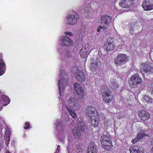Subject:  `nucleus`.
I'll return each instance as SVG.
<instances>
[{
  "mask_svg": "<svg viewBox=\"0 0 153 153\" xmlns=\"http://www.w3.org/2000/svg\"><path fill=\"white\" fill-rule=\"evenodd\" d=\"M85 114L86 117L90 119L89 121L91 125L97 127L99 123V118L97 116L96 108L93 106L87 107L86 108Z\"/></svg>",
  "mask_w": 153,
  "mask_h": 153,
  "instance_id": "f257e3e1",
  "label": "nucleus"
},
{
  "mask_svg": "<svg viewBox=\"0 0 153 153\" xmlns=\"http://www.w3.org/2000/svg\"><path fill=\"white\" fill-rule=\"evenodd\" d=\"M67 102L66 104L67 110L70 115L74 118L76 116L75 110L77 106L78 101L74 98H71Z\"/></svg>",
  "mask_w": 153,
  "mask_h": 153,
  "instance_id": "f03ea898",
  "label": "nucleus"
},
{
  "mask_svg": "<svg viewBox=\"0 0 153 153\" xmlns=\"http://www.w3.org/2000/svg\"><path fill=\"white\" fill-rule=\"evenodd\" d=\"M60 79L59 80L58 85L59 94L62 96L63 94L64 90V85L67 84L68 83V77L67 74L65 73L63 70L61 69L60 71Z\"/></svg>",
  "mask_w": 153,
  "mask_h": 153,
  "instance_id": "7ed1b4c3",
  "label": "nucleus"
},
{
  "mask_svg": "<svg viewBox=\"0 0 153 153\" xmlns=\"http://www.w3.org/2000/svg\"><path fill=\"white\" fill-rule=\"evenodd\" d=\"M55 125L56 126V130L59 132L58 134V139L63 142L65 137L66 133V131L64 129V126L63 121L59 119L56 120Z\"/></svg>",
  "mask_w": 153,
  "mask_h": 153,
  "instance_id": "20e7f679",
  "label": "nucleus"
},
{
  "mask_svg": "<svg viewBox=\"0 0 153 153\" xmlns=\"http://www.w3.org/2000/svg\"><path fill=\"white\" fill-rule=\"evenodd\" d=\"M128 59V57L126 54L119 53L115 58L114 61L116 66L124 67Z\"/></svg>",
  "mask_w": 153,
  "mask_h": 153,
  "instance_id": "39448f33",
  "label": "nucleus"
},
{
  "mask_svg": "<svg viewBox=\"0 0 153 153\" xmlns=\"http://www.w3.org/2000/svg\"><path fill=\"white\" fill-rule=\"evenodd\" d=\"M103 100L107 102H110L112 99V95L111 89L105 85L102 86L101 90Z\"/></svg>",
  "mask_w": 153,
  "mask_h": 153,
  "instance_id": "423d86ee",
  "label": "nucleus"
},
{
  "mask_svg": "<svg viewBox=\"0 0 153 153\" xmlns=\"http://www.w3.org/2000/svg\"><path fill=\"white\" fill-rule=\"evenodd\" d=\"M140 70L142 74L145 78L147 77L149 74L153 73V67L148 63H142Z\"/></svg>",
  "mask_w": 153,
  "mask_h": 153,
  "instance_id": "0eeeda50",
  "label": "nucleus"
},
{
  "mask_svg": "<svg viewBox=\"0 0 153 153\" xmlns=\"http://www.w3.org/2000/svg\"><path fill=\"white\" fill-rule=\"evenodd\" d=\"M142 82V79L138 74H134L131 78L130 85L133 88L137 87Z\"/></svg>",
  "mask_w": 153,
  "mask_h": 153,
  "instance_id": "6e6552de",
  "label": "nucleus"
},
{
  "mask_svg": "<svg viewBox=\"0 0 153 153\" xmlns=\"http://www.w3.org/2000/svg\"><path fill=\"white\" fill-rule=\"evenodd\" d=\"M74 89L75 91V93L77 94L78 98L81 99L83 97L84 92L81 86L77 83L74 84Z\"/></svg>",
  "mask_w": 153,
  "mask_h": 153,
  "instance_id": "1a4fd4ad",
  "label": "nucleus"
},
{
  "mask_svg": "<svg viewBox=\"0 0 153 153\" xmlns=\"http://www.w3.org/2000/svg\"><path fill=\"white\" fill-rule=\"evenodd\" d=\"M79 20V16L76 13L74 15H69L67 18L66 22L71 25H74Z\"/></svg>",
  "mask_w": 153,
  "mask_h": 153,
  "instance_id": "9d476101",
  "label": "nucleus"
},
{
  "mask_svg": "<svg viewBox=\"0 0 153 153\" xmlns=\"http://www.w3.org/2000/svg\"><path fill=\"white\" fill-rule=\"evenodd\" d=\"M112 20V18L110 16L106 15L102 16L101 17V25H103L104 24L105 25V26L108 28Z\"/></svg>",
  "mask_w": 153,
  "mask_h": 153,
  "instance_id": "9b49d317",
  "label": "nucleus"
},
{
  "mask_svg": "<svg viewBox=\"0 0 153 153\" xmlns=\"http://www.w3.org/2000/svg\"><path fill=\"white\" fill-rule=\"evenodd\" d=\"M142 7L146 10L153 9V0H144L143 2Z\"/></svg>",
  "mask_w": 153,
  "mask_h": 153,
  "instance_id": "f8f14e48",
  "label": "nucleus"
},
{
  "mask_svg": "<svg viewBox=\"0 0 153 153\" xmlns=\"http://www.w3.org/2000/svg\"><path fill=\"white\" fill-rule=\"evenodd\" d=\"M61 44L62 45L60 48H63L64 46H69L72 44L73 41L67 37H63L61 38Z\"/></svg>",
  "mask_w": 153,
  "mask_h": 153,
  "instance_id": "ddd939ff",
  "label": "nucleus"
},
{
  "mask_svg": "<svg viewBox=\"0 0 153 153\" xmlns=\"http://www.w3.org/2000/svg\"><path fill=\"white\" fill-rule=\"evenodd\" d=\"M100 58L96 57V58H92L91 64V69L93 71L97 68L98 66L101 65V62Z\"/></svg>",
  "mask_w": 153,
  "mask_h": 153,
  "instance_id": "4468645a",
  "label": "nucleus"
},
{
  "mask_svg": "<svg viewBox=\"0 0 153 153\" xmlns=\"http://www.w3.org/2000/svg\"><path fill=\"white\" fill-rule=\"evenodd\" d=\"M138 115L140 118L143 121L148 120L150 117V114L147 111L141 110L138 111Z\"/></svg>",
  "mask_w": 153,
  "mask_h": 153,
  "instance_id": "2eb2a0df",
  "label": "nucleus"
},
{
  "mask_svg": "<svg viewBox=\"0 0 153 153\" xmlns=\"http://www.w3.org/2000/svg\"><path fill=\"white\" fill-rule=\"evenodd\" d=\"M74 76L78 81L84 82L85 79V75L82 71L78 70L74 74Z\"/></svg>",
  "mask_w": 153,
  "mask_h": 153,
  "instance_id": "dca6fc26",
  "label": "nucleus"
},
{
  "mask_svg": "<svg viewBox=\"0 0 153 153\" xmlns=\"http://www.w3.org/2000/svg\"><path fill=\"white\" fill-rule=\"evenodd\" d=\"M59 51L63 59H67L71 57V55L70 53L65 48L64 49V48H60Z\"/></svg>",
  "mask_w": 153,
  "mask_h": 153,
  "instance_id": "f3484780",
  "label": "nucleus"
},
{
  "mask_svg": "<svg viewBox=\"0 0 153 153\" xmlns=\"http://www.w3.org/2000/svg\"><path fill=\"white\" fill-rule=\"evenodd\" d=\"M100 141L101 144L112 142L111 140L110 136L108 135H103L101 137Z\"/></svg>",
  "mask_w": 153,
  "mask_h": 153,
  "instance_id": "a211bd4d",
  "label": "nucleus"
},
{
  "mask_svg": "<svg viewBox=\"0 0 153 153\" xmlns=\"http://www.w3.org/2000/svg\"><path fill=\"white\" fill-rule=\"evenodd\" d=\"M88 153H97L96 147L93 142H90V144L88 146Z\"/></svg>",
  "mask_w": 153,
  "mask_h": 153,
  "instance_id": "6ab92c4d",
  "label": "nucleus"
},
{
  "mask_svg": "<svg viewBox=\"0 0 153 153\" xmlns=\"http://www.w3.org/2000/svg\"><path fill=\"white\" fill-rule=\"evenodd\" d=\"M133 0H122L120 3L119 5L122 7L124 8L128 7L131 4V1Z\"/></svg>",
  "mask_w": 153,
  "mask_h": 153,
  "instance_id": "aec40b11",
  "label": "nucleus"
},
{
  "mask_svg": "<svg viewBox=\"0 0 153 153\" xmlns=\"http://www.w3.org/2000/svg\"><path fill=\"white\" fill-rule=\"evenodd\" d=\"M5 64L4 60L0 58V76L2 75L6 70Z\"/></svg>",
  "mask_w": 153,
  "mask_h": 153,
  "instance_id": "412c9836",
  "label": "nucleus"
},
{
  "mask_svg": "<svg viewBox=\"0 0 153 153\" xmlns=\"http://www.w3.org/2000/svg\"><path fill=\"white\" fill-rule=\"evenodd\" d=\"M73 132L74 136L77 140H79L81 139V131L76 129V128H75L74 129H73Z\"/></svg>",
  "mask_w": 153,
  "mask_h": 153,
  "instance_id": "4be33fe9",
  "label": "nucleus"
},
{
  "mask_svg": "<svg viewBox=\"0 0 153 153\" xmlns=\"http://www.w3.org/2000/svg\"><path fill=\"white\" fill-rule=\"evenodd\" d=\"M129 150L130 153H143L142 151L139 149L137 146H131Z\"/></svg>",
  "mask_w": 153,
  "mask_h": 153,
  "instance_id": "5701e85b",
  "label": "nucleus"
},
{
  "mask_svg": "<svg viewBox=\"0 0 153 153\" xmlns=\"http://www.w3.org/2000/svg\"><path fill=\"white\" fill-rule=\"evenodd\" d=\"M88 51V49L87 48H82L79 52L81 57L82 58L86 57L89 53Z\"/></svg>",
  "mask_w": 153,
  "mask_h": 153,
  "instance_id": "b1692460",
  "label": "nucleus"
},
{
  "mask_svg": "<svg viewBox=\"0 0 153 153\" xmlns=\"http://www.w3.org/2000/svg\"><path fill=\"white\" fill-rule=\"evenodd\" d=\"M86 127V126L83 122H81L78 123V128H76V129L83 132L84 131Z\"/></svg>",
  "mask_w": 153,
  "mask_h": 153,
  "instance_id": "393cba45",
  "label": "nucleus"
},
{
  "mask_svg": "<svg viewBox=\"0 0 153 153\" xmlns=\"http://www.w3.org/2000/svg\"><path fill=\"white\" fill-rule=\"evenodd\" d=\"M114 46L111 43L108 42L106 44L104 48L107 51H108L112 50L114 48Z\"/></svg>",
  "mask_w": 153,
  "mask_h": 153,
  "instance_id": "a878e982",
  "label": "nucleus"
},
{
  "mask_svg": "<svg viewBox=\"0 0 153 153\" xmlns=\"http://www.w3.org/2000/svg\"><path fill=\"white\" fill-rule=\"evenodd\" d=\"M102 147L106 150H110L113 147L112 142L101 144Z\"/></svg>",
  "mask_w": 153,
  "mask_h": 153,
  "instance_id": "bb28decb",
  "label": "nucleus"
},
{
  "mask_svg": "<svg viewBox=\"0 0 153 153\" xmlns=\"http://www.w3.org/2000/svg\"><path fill=\"white\" fill-rule=\"evenodd\" d=\"M142 100L145 101L147 102H151L152 101V99L148 96L145 95L142 99Z\"/></svg>",
  "mask_w": 153,
  "mask_h": 153,
  "instance_id": "cd10ccee",
  "label": "nucleus"
},
{
  "mask_svg": "<svg viewBox=\"0 0 153 153\" xmlns=\"http://www.w3.org/2000/svg\"><path fill=\"white\" fill-rule=\"evenodd\" d=\"M145 135H146L144 133H140L137 135V137L139 139V140H140L142 139Z\"/></svg>",
  "mask_w": 153,
  "mask_h": 153,
  "instance_id": "c85d7f7f",
  "label": "nucleus"
},
{
  "mask_svg": "<svg viewBox=\"0 0 153 153\" xmlns=\"http://www.w3.org/2000/svg\"><path fill=\"white\" fill-rule=\"evenodd\" d=\"M107 28V27H106L105 25H101L99 26L98 27L97 29V31L100 32V29H106Z\"/></svg>",
  "mask_w": 153,
  "mask_h": 153,
  "instance_id": "c756f323",
  "label": "nucleus"
},
{
  "mask_svg": "<svg viewBox=\"0 0 153 153\" xmlns=\"http://www.w3.org/2000/svg\"><path fill=\"white\" fill-rule=\"evenodd\" d=\"M111 86L113 88H116L117 87V84L116 82H115L114 80L111 82Z\"/></svg>",
  "mask_w": 153,
  "mask_h": 153,
  "instance_id": "7c9ffc66",
  "label": "nucleus"
},
{
  "mask_svg": "<svg viewBox=\"0 0 153 153\" xmlns=\"http://www.w3.org/2000/svg\"><path fill=\"white\" fill-rule=\"evenodd\" d=\"M89 9L90 7L89 5H86L84 8V10L86 13H87L89 10Z\"/></svg>",
  "mask_w": 153,
  "mask_h": 153,
  "instance_id": "2f4dec72",
  "label": "nucleus"
},
{
  "mask_svg": "<svg viewBox=\"0 0 153 153\" xmlns=\"http://www.w3.org/2000/svg\"><path fill=\"white\" fill-rule=\"evenodd\" d=\"M29 123H28L26 122L25 123V126L24 127V128L25 129H28V128H29Z\"/></svg>",
  "mask_w": 153,
  "mask_h": 153,
  "instance_id": "473e14b6",
  "label": "nucleus"
},
{
  "mask_svg": "<svg viewBox=\"0 0 153 153\" xmlns=\"http://www.w3.org/2000/svg\"><path fill=\"white\" fill-rule=\"evenodd\" d=\"M140 140H139V139L137 138L136 137V138L134 139H133L131 142L133 143H134L137 142L138 141Z\"/></svg>",
  "mask_w": 153,
  "mask_h": 153,
  "instance_id": "72a5a7b5",
  "label": "nucleus"
},
{
  "mask_svg": "<svg viewBox=\"0 0 153 153\" xmlns=\"http://www.w3.org/2000/svg\"><path fill=\"white\" fill-rule=\"evenodd\" d=\"M5 140H6V143L7 144H9V140H10V139H9V137H6V138H5Z\"/></svg>",
  "mask_w": 153,
  "mask_h": 153,
  "instance_id": "f704fd0d",
  "label": "nucleus"
},
{
  "mask_svg": "<svg viewBox=\"0 0 153 153\" xmlns=\"http://www.w3.org/2000/svg\"><path fill=\"white\" fill-rule=\"evenodd\" d=\"M65 34L66 35H69L70 36H72L73 35V33L71 32H65Z\"/></svg>",
  "mask_w": 153,
  "mask_h": 153,
  "instance_id": "c9c22d12",
  "label": "nucleus"
},
{
  "mask_svg": "<svg viewBox=\"0 0 153 153\" xmlns=\"http://www.w3.org/2000/svg\"><path fill=\"white\" fill-rule=\"evenodd\" d=\"M152 87H151L150 86V91L152 94H153V84L152 85Z\"/></svg>",
  "mask_w": 153,
  "mask_h": 153,
  "instance_id": "e433bc0d",
  "label": "nucleus"
},
{
  "mask_svg": "<svg viewBox=\"0 0 153 153\" xmlns=\"http://www.w3.org/2000/svg\"><path fill=\"white\" fill-rule=\"evenodd\" d=\"M129 33H133V30L132 28L131 27V28H130L129 30Z\"/></svg>",
  "mask_w": 153,
  "mask_h": 153,
  "instance_id": "4c0bfd02",
  "label": "nucleus"
},
{
  "mask_svg": "<svg viewBox=\"0 0 153 153\" xmlns=\"http://www.w3.org/2000/svg\"><path fill=\"white\" fill-rule=\"evenodd\" d=\"M59 147H60V146L59 145H58L57 149H56L57 151H58V152L60 150Z\"/></svg>",
  "mask_w": 153,
  "mask_h": 153,
  "instance_id": "58836bf2",
  "label": "nucleus"
},
{
  "mask_svg": "<svg viewBox=\"0 0 153 153\" xmlns=\"http://www.w3.org/2000/svg\"><path fill=\"white\" fill-rule=\"evenodd\" d=\"M84 29H85L84 28H82L81 29V31H81V33H84V31L85 30Z\"/></svg>",
  "mask_w": 153,
  "mask_h": 153,
  "instance_id": "ea45409f",
  "label": "nucleus"
},
{
  "mask_svg": "<svg viewBox=\"0 0 153 153\" xmlns=\"http://www.w3.org/2000/svg\"><path fill=\"white\" fill-rule=\"evenodd\" d=\"M150 152L151 153H153V146L151 149Z\"/></svg>",
  "mask_w": 153,
  "mask_h": 153,
  "instance_id": "a19ab883",
  "label": "nucleus"
},
{
  "mask_svg": "<svg viewBox=\"0 0 153 153\" xmlns=\"http://www.w3.org/2000/svg\"><path fill=\"white\" fill-rule=\"evenodd\" d=\"M152 143L153 145V138L152 139Z\"/></svg>",
  "mask_w": 153,
  "mask_h": 153,
  "instance_id": "79ce46f5",
  "label": "nucleus"
},
{
  "mask_svg": "<svg viewBox=\"0 0 153 153\" xmlns=\"http://www.w3.org/2000/svg\"><path fill=\"white\" fill-rule=\"evenodd\" d=\"M1 105H1V104H0V106L1 107Z\"/></svg>",
  "mask_w": 153,
  "mask_h": 153,
  "instance_id": "37998d69",
  "label": "nucleus"
},
{
  "mask_svg": "<svg viewBox=\"0 0 153 153\" xmlns=\"http://www.w3.org/2000/svg\"><path fill=\"white\" fill-rule=\"evenodd\" d=\"M55 153H57V152H55Z\"/></svg>",
  "mask_w": 153,
  "mask_h": 153,
  "instance_id": "c03bdc74",
  "label": "nucleus"
},
{
  "mask_svg": "<svg viewBox=\"0 0 153 153\" xmlns=\"http://www.w3.org/2000/svg\"><path fill=\"white\" fill-rule=\"evenodd\" d=\"M6 153H9V152H7Z\"/></svg>",
  "mask_w": 153,
  "mask_h": 153,
  "instance_id": "a18cd8bd",
  "label": "nucleus"
}]
</instances>
